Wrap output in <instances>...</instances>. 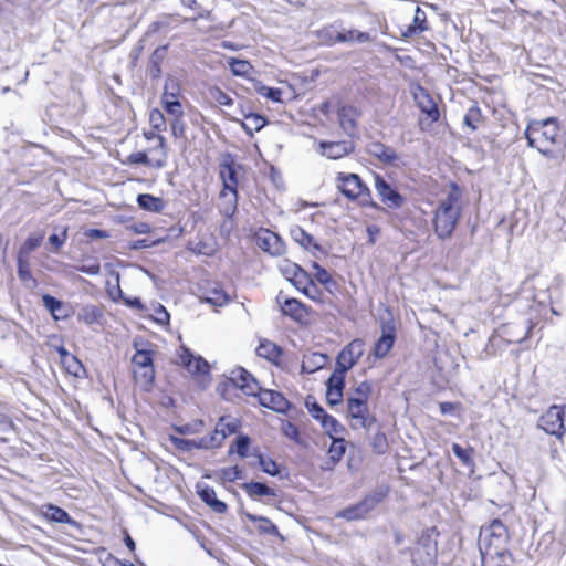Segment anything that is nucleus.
I'll return each mask as SVG.
<instances>
[{"mask_svg":"<svg viewBox=\"0 0 566 566\" xmlns=\"http://www.w3.org/2000/svg\"><path fill=\"white\" fill-rule=\"evenodd\" d=\"M507 542V531L501 521L494 520L483 526L478 543L482 566H513Z\"/></svg>","mask_w":566,"mask_h":566,"instance_id":"f257e3e1","label":"nucleus"},{"mask_svg":"<svg viewBox=\"0 0 566 566\" xmlns=\"http://www.w3.org/2000/svg\"><path fill=\"white\" fill-rule=\"evenodd\" d=\"M347 371L343 370L339 367H336L331 377L327 380L328 389L344 390L345 387V375Z\"/></svg>","mask_w":566,"mask_h":566,"instance_id":"3c124183","label":"nucleus"},{"mask_svg":"<svg viewBox=\"0 0 566 566\" xmlns=\"http://www.w3.org/2000/svg\"><path fill=\"white\" fill-rule=\"evenodd\" d=\"M240 168V165L230 155L223 158L219 166V176L223 185L222 190L238 191V171Z\"/></svg>","mask_w":566,"mask_h":566,"instance_id":"ddd939ff","label":"nucleus"},{"mask_svg":"<svg viewBox=\"0 0 566 566\" xmlns=\"http://www.w3.org/2000/svg\"><path fill=\"white\" fill-rule=\"evenodd\" d=\"M480 120H481V112H480L479 107H476V106L470 107L464 116V124L474 130V129H476Z\"/></svg>","mask_w":566,"mask_h":566,"instance_id":"bf43d9fd","label":"nucleus"},{"mask_svg":"<svg viewBox=\"0 0 566 566\" xmlns=\"http://www.w3.org/2000/svg\"><path fill=\"white\" fill-rule=\"evenodd\" d=\"M394 327H384L382 335L377 339L373 348V355L377 359H381L387 356L395 343Z\"/></svg>","mask_w":566,"mask_h":566,"instance_id":"4be33fe9","label":"nucleus"},{"mask_svg":"<svg viewBox=\"0 0 566 566\" xmlns=\"http://www.w3.org/2000/svg\"><path fill=\"white\" fill-rule=\"evenodd\" d=\"M256 93L274 103H282V90L266 86L260 82L254 85Z\"/></svg>","mask_w":566,"mask_h":566,"instance_id":"79ce46f5","label":"nucleus"},{"mask_svg":"<svg viewBox=\"0 0 566 566\" xmlns=\"http://www.w3.org/2000/svg\"><path fill=\"white\" fill-rule=\"evenodd\" d=\"M375 190L377 195L380 197L384 205L391 209L400 208L405 199L403 197L381 176H375Z\"/></svg>","mask_w":566,"mask_h":566,"instance_id":"f8f14e48","label":"nucleus"},{"mask_svg":"<svg viewBox=\"0 0 566 566\" xmlns=\"http://www.w3.org/2000/svg\"><path fill=\"white\" fill-rule=\"evenodd\" d=\"M205 301L213 306H223L229 303L230 296L219 287H214L207 292Z\"/></svg>","mask_w":566,"mask_h":566,"instance_id":"a19ab883","label":"nucleus"},{"mask_svg":"<svg viewBox=\"0 0 566 566\" xmlns=\"http://www.w3.org/2000/svg\"><path fill=\"white\" fill-rule=\"evenodd\" d=\"M424 30H427V14L420 7H417L413 22L403 32V36H412L423 32Z\"/></svg>","mask_w":566,"mask_h":566,"instance_id":"7c9ffc66","label":"nucleus"},{"mask_svg":"<svg viewBox=\"0 0 566 566\" xmlns=\"http://www.w3.org/2000/svg\"><path fill=\"white\" fill-rule=\"evenodd\" d=\"M151 317L156 323L160 325H166L169 323L170 315L161 304H157L154 307V313L151 314Z\"/></svg>","mask_w":566,"mask_h":566,"instance_id":"0e129e2a","label":"nucleus"},{"mask_svg":"<svg viewBox=\"0 0 566 566\" xmlns=\"http://www.w3.org/2000/svg\"><path fill=\"white\" fill-rule=\"evenodd\" d=\"M347 418L350 421V427L354 430L369 429L376 421L375 417L370 413L368 403L359 400L347 399Z\"/></svg>","mask_w":566,"mask_h":566,"instance_id":"6e6552de","label":"nucleus"},{"mask_svg":"<svg viewBox=\"0 0 566 566\" xmlns=\"http://www.w3.org/2000/svg\"><path fill=\"white\" fill-rule=\"evenodd\" d=\"M306 407L310 412V415L319 423L325 419V417L328 416V413L325 412V410L315 401L310 402L306 401Z\"/></svg>","mask_w":566,"mask_h":566,"instance_id":"338daca9","label":"nucleus"},{"mask_svg":"<svg viewBox=\"0 0 566 566\" xmlns=\"http://www.w3.org/2000/svg\"><path fill=\"white\" fill-rule=\"evenodd\" d=\"M437 546L429 538L421 539L412 553L415 566H434Z\"/></svg>","mask_w":566,"mask_h":566,"instance_id":"4468645a","label":"nucleus"},{"mask_svg":"<svg viewBox=\"0 0 566 566\" xmlns=\"http://www.w3.org/2000/svg\"><path fill=\"white\" fill-rule=\"evenodd\" d=\"M209 94H210V97L212 98V101H214L219 105H222V106L233 105L232 97L219 87L210 88Z\"/></svg>","mask_w":566,"mask_h":566,"instance_id":"13d9d810","label":"nucleus"},{"mask_svg":"<svg viewBox=\"0 0 566 566\" xmlns=\"http://www.w3.org/2000/svg\"><path fill=\"white\" fill-rule=\"evenodd\" d=\"M256 244L271 255H281L285 250L282 239L276 233L264 229L256 233Z\"/></svg>","mask_w":566,"mask_h":566,"instance_id":"2eb2a0df","label":"nucleus"},{"mask_svg":"<svg viewBox=\"0 0 566 566\" xmlns=\"http://www.w3.org/2000/svg\"><path fill=\"white\" fill-rule=\"evenodd\" d=\"M102 316V311L97 306L92 304L82 306L80 312L77 313V319L87 326L97 324L101 321Z\"/></svg>","mask_w":566,"mask_h":566,"instance_id":"cd10ccee","label":"nucleus"},{"mask_svg":"<svg viewBox=\"0 0 566 566\" xmlns=\"http://www.w3.org/2000/svg\"><path fill=\"white\" fill-rule=\"evenodd\" d=\"M280 271L295 287H301L307 282V273L300 265L289 260L281 262Z\"/></svg>","mask_w":566,"mask_h":566,"instance_id":"aec40b11","label":"nucleus"},{"mask_svg":"<svg viewBox=\"0 0 566 566\" xmlns=\"http://www.w3.org/2000/svg\"><path fill=\"white\" fill-rule=\"evenodd\" d=\"M242 115L244 116V120L238 122L240 123L241 127L251 136L253 135L254 132H259L260 129H262L266 124V119L259 114H244L242 112Z\"/></svg>","mask_w":566,"mask_h":566,"instance_id":"c85d7f7f","label":"nucleus"},{"mask_svg":"<svg viewBox=\"0 0 566 566\" xmlns=\"http://www.w3.org/2000/svg\"><path fill=\"white\" fill-rule=\"evenodd\" d=\"M356 111L353 107L344 106L339 111L340 124L344 129L353 128L355 122L353 119V115H355Z\"/></svg>","mask_w":566,"mask_h":566,"instance_id":"052dcab7","label":"nucleus"},{"mask_svg":"<svg viewBox=\"0 0 566 566\" xmlns=\"http://www.w3.org/2000/svg\"><path fill=\"white\" fill-rule=\"evenodd\" d=\"M276 301L281 306L282 313L295 321H302L307 314L305 306L296 298L285 297L280 293Z\"/></svg>","mask_w":566,"mask_h":566,"instance_id":"a211bd4d","label":"nucleus"},{"mask_svg":"<svg viewBox=\"0 0 566 566\" xmlns=\"http://www.w3.org/2000/svg\"><path fill=\"white\" fill-rule=\"evenodd\" d=\"M228 64L234 76L249 77L253 72L252 64L247 60L230 57Z\"/></svg>","mask_w":566,"mask_h":566,"instance_id":"72a5a7b5","label":"nucleus"},{"mask_svg":"<svg viewBox=\"0 0 566 566\" xmlns=\"http://www.w3.org/2000/svg\"><path fill=\"white\" fill-rule=\"evenodd\" d=\"M243 488L247 494L252 499L261 496H275L274 490L261 482H249L245 483Z\"/></svg>","mask_w":566,"mask_h":566,"instance_id":"f704fd0d","label":"nucleus"},{"mask_svg":"<svg viewBox=\"0 0 566 566\" xmlns=\"http://www.w3.org/2000/svg\"><path fill=\"white\" fill-rule=\"evenodd\" d=\"M44 307L51 313L55 321L66 319L71 316L70 308L60 300L52 295L44 294L42 296Z\"/></svg>","mask_w":566,"mask_h":566,"instance_id":"5701e85b","label":"nucleus"},{"mask_svg":"<svg viewBox=\"0 0 566 566\" xmlns=\"http://www.w3.org/2000/svg\"><path fill=\"white\" fill-rule=\"evenodd\" d=\"M412 94L415 102L421 112L424 113L431 122H437L440 116L439 109L429 92L421 86H417L413 88Z\"/></svg>","mask_w":566,"mask_h":566,"instance_id":"dca6fc26","label":"nucleus"},{"mask_svg":"<svg viewBox=\"0 0 566 566\" xmlns=\"http://www.w3.org/2000/svg\"><path fill=\"white\" fill-rule=\"evenodd\" d=\"M178 358L180 364H182L192 376H196L202 386L210 382L209 364L202 357H196L187 348L180 347Z\"/></svg>","mask_w":566,"mask_h":566,"instance_id":"0eeeda50","label":"nucleus"},{"mask_svg":"<svg viewBox=\"0 0 566 566\" xmlns=\"http://www.w3.org/2000/svg\"><path fill=\"white\" fill-rule=\"evenodd\" d=\"M525 137L531 147L545 156H551L554 149H562L565 146L564 137L554 118L531 123L525 130Z\"/></svg>","mask_w":566,"mask_h":566,"instance_id":"20e7f679","label":"nucleus"},{"mask_svg":"<svg viewBox=\"0 0 566 566\" xmlns=\"http://www.w3.org/2000/svg\"><path fill=\"white\" fill-rule=\"evenodd\" d=\"M293 239L300 243L305 249H311L312 247L317 249V244L313 243V238L308 233H306L303 229L296 228L292 230Z\"/></svg>","mask_w":566,"mask_h":566,"instance_id":"5fc2aeb1","label":"nucleus"},{"mask_svg":"<svg viewBox=\"0 0 566 566\" xmlns=\"http://www.w3.org/2000/svg\"><path fill=\"white\" fill-rule=\"evenodd\" d=\"M353 148L352 142L348 140L319 143L321 154L329 159H339L352 153Z\"/></svg>","mask_w":566,"mask_h":566,"instance_id":"6ab92c4d","label":"nucleus"},{"mask_svg":"<svg viewBox=\"0 0 566 566\" xmlns=\"http://www.w3.org/2000/svg\"><path fill=\"white\" fill-rule=\"evenodd\" d=\"M258 459V463L262 471L269 475L275 476L280 473L277 463L271 458L263 457L259 451L254 450L252 453Z\"/></svg>","mask_w":566,"mask_h":566,"instance_id":"49530a36","label":"nucleus"},{"mask_svg":"<svg viewBox=\"0 0 566 566\" xmlns=\"http://www.w3.org/2000/svg\"><path fill=\"white\" fill-rule=\"evenodd\" d=\"M346 451L345 439L342 437L332 438V443L328 449V457L333 463L338 462Z\"/></svg>","mask_w":566,"mask_h":566,"instance_id":"c03bdc74","label":"nucleus"},{"mask_svg":"<svg viewBox=\"0 0 566 566\" xmlns=\"http://www.w3.org/2000/svg\"><path fill=\"white\" fill-rule=\"evenodd\" d=\"M145 136L147 139H157L158 146L153 150L159 153V158L155 161V167H163L167 159V148L165 144V138L161 135L155 134L154 132L146 133Z\"/></svg>","mask_w":566,"mask_h":566,"instance_id":"4c0bfd02","label":"nucleus"},{"mask_svg":"<svg viewBox=\"0 0 566 566\" xmlns=\"http://www.w3.org/2000/svg\"><path fill=\"white\" fill-rule=\"evenodd\" d=\"M371 447L377 454H385L388 451V440L384 432H377L371 438Z\"/></svg>","mask_w":566,"mask_h":566,"instance_id":"4d7b16f0","label":"nucleus"},{"mask_svg":"<svg viewBox=\"0 0 566 566\" xmlns=\"http://www.w3.org/2000/svg\"><path fill=\"white\" fill-rule=\"evenodd\" d=\"M43 240V234H31L27 238L23 245L21 247L19 254H23L24 256H29V254L40 247Z\"/></svg>","mask_w":566,"mask_h":566,"instance_id":"864d4df0","label":"nucleus"},{"mask_svg":"<svg viewBox=\"0 0 566 566\" xmlns=\"http://www.w3.org/2000/svg\"><path fill=\"white\" fill-rule=\"evenodd\" d=\"M337 42H359L364 43L369 40V34L357 30L339 31L336 35Z\"/></svg>","mask_w":566,"mask_h":566,"instance_id":"58836bf2","label":"nucleus"},{"mask_svg":"<svg viewBox=\"0 0 566 566\" xmlns=\"http://www.w3.org/2000/svg\"><path fill=\"white\" fill-rule=\"evenodd\" d=\"M370 392H371V385L367 381H363L354 388L353 392L349 394L347 399H354V400H359L363 402H368Z\"/></svg>","mask_w":566,"mask_h":566,"instance_id":"603ef678","label":"nucleus"},{"mask_svg":"<svg viewBox=\"0 0 566 566\" xmlns=\"http://www.w3.org/2000/svg\"><path fill=\"white\" fill-rule=\"evenodd\" d=\"M321 426L331 438L339 437L345 431L344 426L331 415L325 417Z\"/></svg>","mask_w":566,"mask_h":566,"instance_id":"37998d69","label":"nucleus"},{"mask_svg":"<svg viewBox=\"0 0 566 566\" xmlns=\"http://www.w3.org/2000/svg\"><path fill=\"white\" fill-rule=\"evenodd\" d=\"M39 514L51 523L67 524L74 527L78 526L77 522L74 521L65 510L53 504L41 505L39 507Z\"/></svg>","mask_w":566,"mask_h":566,"instance_id":"f3484780","label":"nucleus"},{"mask_svg":"<svg viewBox=\"0 0 566 566\" xmlns=\"http://www.w3.org/2000/svg\"><path fill=\"white\" fill-rule=\"evenodd\" d=\"M18 276L28 286H34L36 284L30 270L29 256H24L23 254L18 255Z\"/></svg>","mask_w":566,"mask_h":566,"instance_id":"2f4dec72","label":"nucleus"},{"mask_svg":"<svg viewBox=\"0 0 566 566\" xmlns=\"http://www.w3.org/2000/svg\"><path fill=\"white\" fill-rule=\"evenodd\" d=\"M313 269L315 270L314 276L321 284L327 285L332 281L329 273L318 263H313Z\"/></svg>","mask_w":566,"mask_h":566,"instance_id":"774afa93","label":"nucleus"},{"mask_svg":"<svg viewBox=\"0 0 566 566\" xmlns=\"http://www.w3.org/2000/svg\"><path fill=\"white\" fill-rule=\"evenodd\" d=\"M137 203L143 210L150 212H161L166 207V203L161 198L149 193L138 195Z\"/></svg>","mask_w":566,"mask_h":566,"instance_id":"a878e982","label":"nucleus"},{"mask_svg":"<svg viewBox=\"0 0 566 566\" xmlns=\"http://www.w3.org/2000/svg\"><path fill=\"white\" fill-rule=\"evenodd\" d=\"M13 431V422L11 419L4 415L0 413V438L6 441L8 440V434Z\"/></svg>","mask_w":566,"mask_h":566,"instance_id":"69168bd1","label":"nucleus"},{"mask_svg":"<svg viewBox=\"0 0 566 566\" xmlns=\"http://www.w3.org/2000/svg\"><path fill=\"white\" fill-rule=\"evenodd\" d=\"M170 441L174 444V447L180 451L189 452L192 451L193 449H200L198 446V439L190 440L171 436Z\"/></svg>","mask_w":566,"mask_h":566,"instance_id":"6e6d98bb","label":"nucleus"},{"mask_svg":"<svg viewBox=\"0 0 566 566\" xmlns=\"http://www.w3.org/2000/svg\"><path fill=\"white\" fill-rule=\"evenodd\" d=\"M220 476L223 481L233 482L241 479L242 472L239 467H228L220 470Z\"/></svg>","mask_w":566,"mask_h":566,"instance_id":"e2e57ef3","label":"nucleus"},{"mask_svg":"<svg viewBox=\"0 0 566 566\" xmlns=\"http://www.w3.org/2000/svg\"><path fill=\"white\" fill-rule=\"evenodd\" d=\"M224 385L239 388L247 396L258 397L263 407L274 411L284 412L289 407V401L282 394L262 389L254 377L243 368L231 370Z\"/></svg>","mask_w":566,"mask_h":566,"instance_id":"f03ea898","label":"nucleus"},{"mask_svg":"<svg viewBox=\"0 0 566 566\" xmlns=\"http://www.w3.org/2000/svg\"><path fill=\"white\" fill-rule=\"evenodd\" d=\"M149 123L151 127L157 132H161L166 128V119L159 109H153L150 112Z\"/></svg>","mask_w":566,"mask_h":566,"instance_id":"680f3d73","label":"nucleus"},{"mask_svg":"<svg viewBox=\"0 0 566 566\" xmlns=\"http://www.w3.org/2000/svg\"><path fill=\"white\" fill-rule=\"evenodd\" d=\"M224 441V433L221 429L216 426V429L212 433L201 437L198 439V446L201 449H212L218 448Z\"/></svg>","mask_w":566,"mask_h":566,"instance_id":"473e14b6","label":"nucleus"},{"mask_svg":"<svg viewBox=\"0 0 566 566\" xmlns=\"http://www.w3.org/2000/svg\"><path fill=\"white\" fill-rule=\"evenodd\" d=\"M197 493L199 497L216 513H224L228 509L223 501L217 497L216 491L207 484H198Z\"/></svg>","mask_w":566,"mask_h":566,"instance_id":"412c9836","label":"nucleus"},{"mask_svg":"<svg viewBox=\"0 0 566 566\" xmlns=\"http://www.w3.org/2000/svg\"><path fill=\"white\" fill-rule=\"evenodd\" d=\"M365 343L363 339L356 338L345 346L337 356L336 367L348 371L364 355Z\"/></svg>","mask_w":566,"mask_h":566,"instance_id":"9b49d317","label":"nucleus"},{"mask_svg":"<svg viewBox=\"0 0 566 566\" xmlns=\"http://www.w3.org/2000/svg\"><path fill=\"white\" fill-rule=\"evenodd\" d=\"M256 354L270 361H274L280 357L281 350L274 343L262 340L256 348Z\"/></svg>","mask_w":566,"mask_h":566,"instance_id":"e433bc0d","label":"nucleus"},{"mask_svg":"<svg viewBox=\"0 0 566 566\" xmlns=\"http://www.w3.org/2000/svg\"><path fill=\"white\" fill-rule=\"evenodd\" d=\"M327 356L321 353H311L304 355L302 361V371L312 374L326 365Z\"/></svg>","mask_w":566,"mask_h":566,"instance_id":"393cba45","label":"nucleus"},{"mask_svg":"<svg viewBox=\"0 0 566 566\" xmlns=\"http://www.w3.org/2000/svg\"><path fill=\"white\" fill-rule=\"evenodd\" d=\"M218 428L224 433V439L235 433L240 427V421L231 416L221 417L217 423Z\"/></svg>","mask_w":566,"mask_h":566,"instance_id":"09e8293b","label":"nucleus"},{"mask_svg":"<svg viewBox=\"0 0 566 566\" xmlns=\"http://www.w3.org/2000/svg\"><path fill=\"white\" fill-rule=\"evenodd\" d=\"M250 439L247 436H239L234 444L230 447L229 454L237 453L240 458L249 455Z\"/></svg>","mask_w":566,"mask_h":566,"instance_id":"8fccbe9b","label":"nucleus"},{"mask_svg":"<svg viewBox=\"0 0 566 566\" xmlns=\"http://www.w3.org/2000/svg\"><path fill=\"white\" fill-rule=\"evenodd\" d=\"M134 378L137 384L147 389L154 381L155 369L150 367H134Z\"/></svg>","mask_w":566,"mask_h":566,"instance_id":"c9c22d12","label":"nucleus"},{"mask_svg":"<svg viewBox=\"0 0 566 566\" xmlns=\"http://www.w3.org/2000/svg\"><path fill=\"white\" fill-rule=\"evenodd\" d=\"M452 451H453L454 455L462 462L463 465H465L468 468L474 467V461H473L474 451L472 448H470V447L463 448L458 443H453Z\"/></svg>","mask_w":566,"mask_h":566,"instance_id":"a18cd8bd","label":"nucleus"},{"mask_svg":"<svg viewBox=\"0 0 566 566\" xmlns=\"http://www.w3.org/2000/svg\"><path fill=\"white\" fill-rule=\"evenodd\" d=\"M247 520L256 524V528L261 534L279 536V530L268 517L259 516L252 513L244 514Z\"/></svg>","mask_w":566,"mask_h":566,"instance_id":"c756f323","label":"nucleus"},{"mask_svg":"<svg viewBox=\"0 0 566 566\" xmlns=\"http://www.w3.org/2000/svg\"><path fill=\"white\" fill-rule=\"evenodd\" d=\"M134 367L154 366V352L149 349H137L132 358Z\"/></svg>","mask_w":566,"mask_h":566,"instance_id":"de8ad7c7","label":"nucleus"},{"mask_svg":"<svg viewBox=\"0 0 566 566\" xmlns=\"http://www.w3.org/2000/svg\"><path fill=\"white\" fill-rule=\"evenodd\" d=\"M179 81L171 75H168L165 81L161 103L166 112L175 117H181L184 114L182 106L178 101L180 96Z\"/></svg>","mask_w":566,"mask_h":566,"instance_id":"1a4fd4ad","label":"nucleus"},{"mask_svg":"<svg viewBox=\"0 0 566 566\" xmlns=\"http://www.w3.org/2000/svg\"><path fill=\"white\" fill-rule=\"evenodd\" d=\"M336 187L346 198L350 200L356 199L360 202H368L370 199L369 188L356 174L338 172L336 176Z\"/></svg>","mask_w":566,"mask_h":566,"instance_id":"39448f33","label":"nucleus"},{"mask_svg":"<svg viewBox=\"0 0 566 566\" xmlns=\"http://www.w3.org/2000/svg\"><path fill=\"white\" fill-rule=\"evenodd\" d=\"M368 153L380 161L390 164L397 159L396 151L381 143H370L367 147Z\"/></svg>","mask_w":566,"mask_h":566,"instance_id":"b1692460","label":"nucleus"},{"mask_svg":"<svg viewBox=\"0 0 566 566\" xmlns=\"http://www.w3.org/2000/svg\"><path fill=\"white\" fill-rule=\"evenodd\" d=\"M62 365L66 373L74 377L81 378L85 374L82 363L74 355L65 356Z\"/></svg>","mask_w":566,"mask_h":566,"instance_id":"ea45409f","label":"nucleus"},{"mask_svg":"<svg viewBox=\"0 0 566 566\" xmlns=\"http://www.w3.org/2000/svg\"><path fill=\"white\" fill-rule=\"evenodd\" d=\"M461 189L452 184L447 196L439 202L433 218L434 233L441 240L452 235L462 211Z\"/></svg>","mask_w":566,"mask_h":566,"instance_id":"7ed1b4c3","label":"nucleus"},{"mask_svg":"<svg viewBox=\"0 0 566 566\" xmlns=\"http://www.w3.org/2000/svg\"><path fill=\"white\" fill-rule=\"evenodd\" d=\"M538 428L546 433L562 439L566 432L564 426V408L557 405L551 406L538 419Z\"/></svg>","mask_w":566,"mask_h":566,"instance_id":"423d86ee","label":"nucleus"},{"mask_svg":"<svg viewBox=\"0 0 566 566\" xmlns=\"http://www.w3.org/2000/svg\"><path fill=\"white\" fill-rule=\"evenodd\" d=\"M386 493L382 491L375 492L366 496L361 502L337 513V517L348 521L359 520L367 516L385 497Z\"/></svg>","mask_w":566,"mask_h":566,"instance_id":"9d476101","label":"nucleus"},{"mask_svg":"<svg viewBox=\"0 0 566 566\" xmlns=\"http://www.w3.org/2000/svg\"><path fill=\"white\" fill-rule=\"evenodd\" d=\"M220 211L226 217H232L237 210L238 191L222 190L220 192Z\"/></svg>","mask_w":566,"mask_h":566,"instance_id":"bb28decb","label":"nucleus"}]
</instances>
